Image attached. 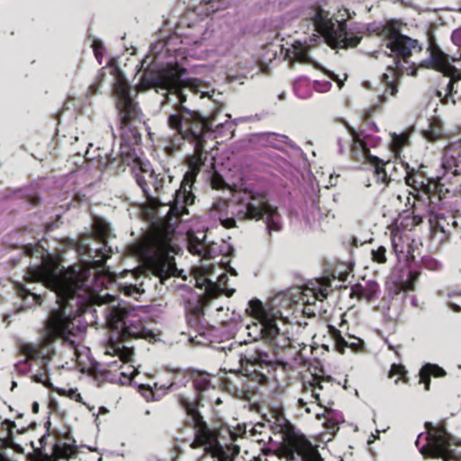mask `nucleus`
Returning a JSON list of instances; mask_svg holds the SVG:
<instances>
[{
	"mask_svg": "<svg viewBox=\"0 0 461 461\" xmlns=\"http://www.w3.org/2000/svg\"><path fill=\"white\" fill-rule=\"evenodd\" d=\"M185 70L178 66H167L161 69L145 71L139 84L140 91L154 88L157 92H164L165 96L162 106L171 104L174 110L167 117L169 128L177 133V138L171 141L166 149L170 153L179 149L183 141H188L194 146V154L186 158L188 170L185 173L182 185L175 192L173 200L158 209L162 215V226L154 227L152 231L131 247L132 253L144 264L146 269L160 279L164 284L170 276H180L183 270H178L174 257L176 248L172 243L173 230L171 222L173 219L183 220L187 214V205L194 203V195L191 191L192 185L206 159L205 146L207 139L211 136L213 125V114L210 119L203 118L198 113L185 107L186 91L200 94L201 97L213 99L214 90L197 79L185 81L183 79Z\"/></svg>",
	"mask_w": 461,
	"mask_h": 461,
	"instance_id": "obj_1",
	"label": "nucleus"
},
{
	"mask_svg": "<svg viewBox=\"0 0 461 461\" xmlns=\"http://www.w3.org/2000/svg\"><path fill=\"white\" fill-rule=\"evenodd\" d=\"M95 236L82 237L77 242V251L83 258L81 265L66 268L58 258L51 255L42 257L41 265L29 267L25 274L28 283L41 282L53 293L56 307L53 308L45 330L46 338L39 344H23L20 350L26 357V362L33 361L40 366L32 380L50 388L48 363L54 356L52 340L61 338L69 341V335H75L76 314L81 313L85 303L102 305L114 301L108 294H96L89 284L90 277L103 271L106 259L112 253L107 247L111 237V227L104 220L97 218L94 221Z\"/></svg>",
	"mask_w": 461,
	"mask_h": 461,
	"instance_id": "obj_2",
	"label": "nucleus"
},
{
	"mask_svg": "<svg viewBox=\"0 0 461 461\" xmlns=\"http://www.w3.org/2000/svg\"><path fill=\"white\" fill-rule=\"evenodd\" d=\"M194 395H180L179 402L185 410L194 429V439L190 444L191 448L203 447L205 453L217 458L218 461H234L240 453V447L230 445L222 447L218 441V435L214 429H210L197 410L202 401L209 397L208 393L214 391L211 380L206 374H197L193 379Z\"/></svg>",
	"mask_w": 461,
	"mask_h": 461,
	"instance_id": "obj_3",
	"label": "nucleus"
},
{
	"mask_svg": "<svg viewBox=\"0 0 461 461\" xmlns=\"http://www.w3.org/2000/svg\"><path fill=\"white\" fill-rule=\"evenodd\" d=\"M385 38L386 47L393 54L394 61L393 65H388L387 72L383 74L382 82L385 91L394 96L397 93L396 81L400 75L407 74L416 76V67L414 62H409L408 59L416 52L421 50V47L417 40L402 35L393 27H385L383 31Z\"/></svg>",
	"mask_w": 461,
	"mask_h": 461,
	"instance_id": "obj_4",
	"label": "nucleus"
},
{
	"mask_svg": "<svg viewBox=\"0 0 461 461\" xmlns=\"http://www.w3.org/2000/svg\"><path fill=\"white\" fill-rule=\"evenodd\" d=\"M106 324L112 330L104 355L116 356L122 362H129L133 355V348L129 346L134 339H149L151 331L142 326L126 324L127 311L119 306H111L105 310Z\"/></svg>",
	"mask_w": 461,
	"mask_h": 461,
	"instance_id": "obj_5",
	"label": "nucleus"
},
{
	"mask_svg": "<svg viewBox=\"0 0 461 461\" xmlns=\"http://www.w3.org/2000/svg\"><path fill=\"white\" fill-rule=\"evenodd\" d=\"M246 311L256 321L247 325L248 334L253 340L263 339L276 348L290 345L288 336L280 330L276 320L267 312L260 300H250Z\"/></svg>",
	"mask_w": 461,
	"mask_h": 461,
	"instance_id": "obj_6",
	"label": "nucleus"
},
{
	"mask_svg": "<svg viewBox=\"0 0 461 461\" xmlns=\"http://www.w3.org/2000/svg\"><path fill=\"white\" fill-rule=\"evenodd\" d=\"M309 17L315 32L321 34L332 49L353 48L360 42L361 37L348 35L345 19L334 20L328 11L319 6L311 11Z\"/></svg>",
	"mask_w": 461,
	"mask_h": 461,
	"instance_id": "obj_7",
	"label": "nucleus"
},
{
	"mask_svg": "<svg viewBox=\"0 0 461 461\" xmlns=\"http://www.w3.org/2000/svg\"><path fill=\"white\" fill-rule=\"evenodd\" d=\"M226 272L236 276V270L229 267V269L215 267L213 263L194 267L192 269V276L194 285L204 290V295L209 298H215L224 294L230 297L235 293L234 288H228V276Z\"/></svg>",
	"mask_w": 461,
	"mask_h": 461,
	"instance_id": "obj_8",
	"label": "nucleus"
},
{
	"mask_svg": "<svg viewBox=\"0 0 461 461\" xmlns=\"http://www.w3.org/2000/svg\"><path fill=\"white\" fill-rule=\"evenodd\" d=\"M240 213L245 219L263 220L269 233L281 230L280 214L277 207L273 206L267 195L259 192H247L240 200Z\"/></svg>",
	"mask_w": 461,
	"mask_h": 461,
	"instance_id": "obj_9",
	"label": "nucleus"
},
{
	"mask_svg": "<svg viewBox=\"0 0 461 461\" xmlns=\"http://www.w3.org/2000/svg\"><path fill=\"white\" fill-rule=\"evenodd\" d=\"M136 93L137 90L130 86L123 74L116 70L113 95L116 100V108L119 112L120 122L122 127L129 126L140 115V110L133 96Z\"/></svg>",
	"mask_w": 461,
	"mask_h": 461,
	"instance_id": "obj_10",
	"label": "nucleus"
},
{
	"mask_svg": "<svg viewBox=\"0 0 461 461\" xmlns=\"http://www.w3.org/2000/svg\"><path fill=\"white\" fill-rule=\"evenodd\" d=\"M428 429L427 440L420 452L424 456L441 457L448 461L456 457V452L451 448L456 445L454 438L444 428L436 429L431 423H426Z\"/></svg>",
	"mask_w": 461,
	"mask_h": 461,
	"instance_id": "obj_11",
	"label": "nucleus"
},
{
	"mask_svg": "<svg viewBox=\"0 0 461 461\" xmlns=\"http://www.w3.org/2000/svg\"><path fill=\"white\" fill-rule=\"evenodd\" d=\"M429 58L420 64V67L434 68L449 77L447 86V94L453 92V84L461 79V73L449 63V56L443 52L438 46L431 43L429 48Z\"/></svg>",
	"mask_w": 461,
	"mask_h": 461,
	"instance_id": "obj_12",
	"label": "nucleus"
},
{
	"mask_svg": "<svg viewBox=\"0 0 461 461\" xmlns=\"http://www.w3.org/2000/svg\"><path fill=\"white\" fill-rule=\"evenodd\" d=\"M282 457L285 461H321L318 450L304 437H292L286 441Z\"/></svg>",
	"mask_w": 461,
	"mask_h": 461,
	"instance_id": "obj_13",
	"label": "nucleus"
},
{
	"mask_svg": "<svg viewBox=\"0 0 461 461\" xmlns=\"http://www.w3.org/2000/svg\"><path fill=\"white\" fill-rule=\"evenodd\" d=\"M346 124L344 135L339 138V145L341 152L351 149L352 157L356 160H368L369 162L378 161V158L372 156L366 144L358 137L357 131Z\"/></svg>",
	"mask_w": 461,
	"mask_h": 461,
	"instance_id": "obj_14",
	"label": "nucleus"
},
{
	"mask_svg": "<svg viewBox=\"0 0 461 461\" xmlns=\"http://www.w3.org/2000/svg\"><path fill=\"white\" fill-rule=\"evenodd\" d=\"M187 249L193 255L203 259H213L221 251L220 245L210 241L203 231H187Z\"/></svg>",
	"mask_w": 461,
	"mask_h": 461,
	"instance_id": "obj_15",
	"label": "nucleus"
},
{
	"mask_svg": "<svg viewBox=\"0 0 461 461\" xmlns=\"http://www.w3.org/2000/svg\"><path fill=\"white\" fill-rule=\"evenodd\" d=\"M330 285H321V287H304L301 292L300 300L303 304V313L307 317L321 315L324 312L321 303L327 298Z\"/></svg>",
	"mask_w": 461,
	"mask_h": 461,
	"instance_id": "obj_16",
	"label": "nucleus"
},
{
	"mask_svg": "<svg viewBox=\"0 0 461 461\" xmlns=\"http://www.w3.org/2000/svg\"><path fill=\"white\" fill-rule=\"evenodd\" d=\"M267 355L263 353L257 348H247L245 352L240 353V370L246 376L255 375L258 378L259 383L264 384L266 381V377L258 373L257 366H261L263 363H267Z\"/></svg>",
	"mask_w": 461,
	"mask_h": 461,
	"instance_id": "obj_17",
	"label": "nucleus"
},
{
	"mask_svg": "<svg viewBox=\"0 0 461 461\" xmlns=\"http://www.w3.org/2000/svg\"><path fill=\"white\" fill-rule=\"evenodd\" d=\"M284 56L285 59L289 60L291 63H312L308 54V45L301 41H295L291 48L285 49L284 50Z\"/></svg>",
	"mask_w": 461,
	"mask_h": 461,
	"instance_id": "obj_18",
	"label": "nucleus"
},
{
	"mask_svg": "<svg viewBox=\"0 0 461 461\" xmlns=\"http://www.w3.org/2000/svg\"><path fill=\"white\" fill-rule=\"evenodd\" d=\"M15 428L14 421L5 420L2 422V430L4 435H0V447L2 448H13L15 451H21L22 447L14 441L13 429Z\"/></svg>",
	"mask_w": 461,
	"mask_h": 461,
	"instance_id": "obj_19",
	"label": "nucleus"
},
{
	"mask_svg": "<svg viewBox=\"0 0 461 461\" xmlns=\"http://www.w3.org/2000/svg\"><path fill=\"white\" fill-rule=\"evenodd\" d=\"M434 377H443L446 375L445 370L434 364H426L422 366L420 371V383L424 384V387L426 391L429 390L430 384V376Z\"/></svg>",
	"mask_w": 461,
	"mask_h": 461,
	"instance_id": "obj_20",
	"label": "nucleus"
},
{
	"mask_svg": "<svg viewBox=\"0 0 461 461\" xmlns=\"http://www.w3.org/2000/svg\"><path fill=\"white\" fill-rule=\"evenodd\" d=\"M311 386L312 394L318 402L320 406H322L321 401V391H324L328 389L329 386H331L330 378H323L320 376H312V381L309 382Z\"/></svg>",
	"mask_w": 461,
	"mask_h": 461,
	"instance_id": "obj_21",
	"label": "nucleus"
},
{
	"mask_svg": "<svg viewBox=\"0 0 461 461\" xmlns=\"http://www.w3.org/2000/svg\"><path fill=\"white\" fill-rule=\"evenodd\" d=\"M374 293V287H364L361 285H357L353 287L351 294L358 299L371 300Z\"/></svg>",
	"mask_w": 461,
	"mask_h": 461,
	"instance_id": "obj_22",
	"label": "nucleus"
},
{
	"mask_svg": "<svg viewBox=\"0 0 461 461\" xmlns=\"http://www.w3.org/2000/svg\"><path fill=\"white\" fill-rule=\"evenodd\" d=\"M408 142V136L406 134H391V147L395 154H398L402 147Z\"/></svg>",
	"mask_w": 461,
	"mask_h": 461,
	"instance_id": "obj_23",
	"label": "nucleus"
},
{
	"mask_svg": "<svg viewBox=\"0 0 461 461\" xmlns=\"http://www.w3.org/2000/svg\"><path fill=\"white\" fill-rule=\"evenodd\" d=\"M17 293L20 295V297H22L24 301L26 300V298L28 296H32V303H33V304L34 303H37V304H41V295L33 293L31 289L27 288L23 284H18L17 285Z\"/></svg>",
	"mask_w": 461,
	"mask_h": 461,
	"instance_id": "obj_24",
	"label": "nucleus"
},
{
	"mask_svg": "<svg viewBox=\"0 0 461 461\" xmlns=\"http://www.w3.org/2000/svg\"><path fill=\"white\" fill-rule=\"evenodd\" d=\"M375 167V175L378 182H382L384 184H387L389 178L384 169L385 164L378 158V161L370 162Z\"/></svg>",
	"mask_w": 461,
	"mask_h": 461,
	"instance_id": "obj_25",
	"label": "nucleus"
},
{
	"mask_svg": "<svg viewBox=\"0 0 461 461\" xmlns=\"http://www.w3.org/2000/svg\"><path fill=\"white\" fill-rule=\"evenodd\" d=\"M74 454V450L69 446H55L54 447V455L57 458H64V459H69L71 456Z\"/></svg>",
	"mask_w": 461,
	"mask_h": 461,
	"instance_id": "obj_26",
	"label": "nucleus"
},
{
	"mask_svg": "<svg viewBox=\"0 0 461 461\" xmlns=\"http://www.w3.org/2000/svg\"><path fill=\"white\" fill-rule=\"evenodd\" d=\"M451 41L453 44L460 49V53L459 56H451L450 59L453 62L459 61L461 59V28H458L452 32Z\"/></svg>",
	"mask_w": 461,
	"mask_h": 461,
	"instance_id": "obj_27",
	"label": "nucleus"
},
{
	"mask_svg": "<svg viewBox=\"0 0 461 461\" xmlns=\"http://www.w3.org/2000/svg\"><path fill=\"white\" fill-rule=\"evenodd\" d=\"M386 249L384 247H379L377 249L371 251L372 259L377 263H384L386 261L385 257Z\"/></svg>",
	"mask_w": 461,
	"mask_h": 461,
	"instance_id": "obj_28",
	"label": "nucleus"
},
{
	"mask_svg": "<svg viewBox=\"0 0 461 461\" xmlns=\"http://www.w3.org/2000/svg\"><path fill=\"white\" fill-rule=\"evenodd\" d=\"M405 373L406 372L403 366L393 364L392 365L391 369L389 371V376L393 377L395 375H399L398 379L395 381V383H398L400 379L403 378Z\"/></svg>",
	"mask_w": 461,
	"mask_h": 461,
	"instance_id": "obj_29",
	"label": "nucleus"
},
{
	"mask_svg": "<svg viewBox=\"0 0 461 461\" xmlns=\"http://www.w3.org/2000/svg\"><path fill=\"white\" fill-rule=\"evenodd\" d=\"M180 375H181L180 373H176V374L174 375L173 381L170 383V384L168 385L167 389H169L171 391H174L175 388L177 387L178 384H185L186 382L189 381L186 375H183L181 379L179 378Z\"/></svg>",
	"mask_w": 461,
	"mask_h": 461,
	"instance_id": "obj_30",
	"label": "nucleus"
},
{
	"mask_svg": "<svg viewBox=\"0 0 461 461\" xmlns=\"http://www.w3.org/2000/svg\"><path fill=\"white\" fill-rule=\"evenodd\" d=\"M212 186L214 189H221L225 186V183L219 175H215L212 178Z\"/></svg>",
	"mask_w": 461,
	"mask_h": 461,
	"instance_id": "obj_31",
	"label": "nucleus"
},
{
	"mask_svg": "<svg viewBox=\"0 0 461 461\" xmlns=\"http://www.w3.org/2000/svg\"><path fill=\"white\" fill-rule=\"evenodd\" d=\"M123 292L126 295L131 296L134 294H140V289L135 285H125L123 287Z\"/></svg>",
	"mask_w": 461,
	"mask_h": 461,
	"instance_id": "obj_32",
	"label": "nucleus"
},
{
	"mask_svg": "<svg viewBox=\"0 0 461 461\" xmlns=\"http://www.w3.org/2000/svg\"><path fill=\"white\" fill-rule=\"evenodd\" d=\"M325 427L329 430L330 434H334L336 431L339 430V426L337 423H335L332 420H328L325 422Z\"/></svg>",
	"mask_w": 461,
	"mask_h": 461,
	"instance_id": "obj_33",
	"label": "nucleus"
},
{
	"mask_svg": "<svg viewBox=\"0 0 461 461\" xmlns=\"http://www.w3.org/2000/svg\"><path fill=\"white\" fill-rule=\"evenodd\" d=\"M24 252L27 256H32L34 255L35 253H41V251L39 250V249L37 247H33L32 245H28V246H25L24 248Z\"/></svg>",
	"mask_w": 461,
	"mask_h": 461,
	"instance_id": "obj_34",
	"label": "nucleus"
},
{
	"mask_svg": "<svg viewBox=\"0 0 461 461\" xmlns=\"http://www.w3.org/2000/svg\"><path fill=\"white\" fill-rule=\"evenodd\" d=\"M221 224L225 228H233V227H235L236 221L234 218H226V219L221 220Z\"/></svg>",
	"mask_w": 461,
	"mask_h": 461,
	"instance_id": "obj_35",
	"label": "nucleus"
},
{
	"mask_svg": "<svg viewBox=\"0 0 461 461\" xmlns=\"http://www.w3.org/2000/svg\"><path fill=\"white\" fill-rule=\"evenodd\" d=\"M348 347V343L341 337L339 336L337 339V348L338 349L342 352L344 348Z\"/></svg>",
	"mask_w": 461,
	"mask_h": 461,
	"instance_id": "obj_36",
	"label": "nucleus"
},
{
	"mask_svg": "<svg viewBox=\"0 0 461 461\" xmlns=\"http://www.w3.org/2000/svg\"><path fill=\"white\" fill-rule=\"evenodd\" d=\"M137 182H138L140 187L142 189V191L148 195V186H147V183L145 182V180L142 177H140L139 176H137Z\"/></svg>",
	"mask_w": 461,
	"mask_h": 461,
	"instance_id": "obj_37",
	"label": "nucleus"
},
{
	"mask_svg": "<svg viewBox=\"0 0 461 461\" xmlns=\"http://www.w3.org/2000/svg\"><path fill=\"white\" fill-rule=\"evenodd\" d=\"M440 135H441L440 127H438L435 131L432 130V131H429V138L430 140H435V139L438 138Z\"/></svg>",
	"mask_w": 461,
	"mask_h": 461,
	"instance_id": "obj_38",
	"label": "nucleus"
},
{
	"mask_svg": "<svg viewBox=\"0 0 461 461\" xmlns=\"http://www.w3.org/2000/svg\"><path fill=\"white\" fill-rule=\"evenodd\" d=\"M330 77L332 78L333 80H335L336 82H338L339 88L342 87L343 81L341 79H339L338 76L334 75L333 73H330Z\"/></svg>",
	"mask_w": 461,
	"mask_h": 461,
	"instance_id": "obj_39",
	"label": "nucleus"
},
{
	"mask_svg": "<svg viewBox=\"0 0 461 461\" xmlns=\"http://www.w3.org/2000/svg\"><path fill=\"white\" fill-rule=\"evenodd\" d=\"M71 397L74 398L77 402L82 401V397L79 393L73 392Z\"/></svg>",
	"mask_w": 461,
	"mask_h": 461,
	"instance_id": "obj_40",
	"label": "nucleus"
},
{
	"mask_svg": "<svg viewBox=\"0 0 461 461\" xmlns=\"http://www.w3.org/2000/svg\"><path fill=\"white\" fill-rule=\"evenodd\" d=\"M379 433L380 431L379 430H376V434H372V438L373 439L369 438L368 441H367V444L370 445L374 442V440H375L376 438H378L379 437Z\"/></svg>",
	"mask_w": 461,
	"mask_h": 461,
	"instance_id": "obj_41",
	"label": "nucleus"
},
{
	"mask_svg": "<svg viewBox=\"0 0 461 461\" xmlns=\"http://www.w3.org/2000/svg\"><path fill=\"white\" fill-rule=\"evenodd\" d=\"M194 312L196 316H199V315L203 314V307L197 306L194 308Z\"/></svg>",
	"mask_w": 461,
	"mask_h": 461,
	"instance_id": "obj_42",
	"label": "nucleus"
},
{
	"mask_svg": "<svg viewBox=\"0 0 461 461\" xmlns=\"http://www.w3.org/2000/svg\"><path fill=\"white\" fill-rule=\"evenodd\" d=\"M262 428H264V424H258L253 428L252 432L253 433H257V432L260 433L259 429H262Z\"/></svg>",
	"mask_w": 461,
	"mask_h": 461,
	"instance_id": "obj_43",
	"label": "nucleus"
},
{
	"mask_svg": "<svg viewBox=\"0 0 461 461\" xmlns=\"http://www.w3.org/2000/svg\"><path fill=\"white\" fill-rule=\"evenodd\" d=\"M451 308L453 311L459 312H461V307L456 303H451Z\"/></svg>",
	"mask_w": 461,
	"mask_h": 461,
	"instance_id": "obj_44",
	"label": "nucleus"
},
{
	"mask_svg": "<svg viewBox=\"0 0 461 461\" xmlns=\"http://www.w3.org/2000/svg\"><path fill=\"white\" fill-rule=\"evenodd\" d=\"M412 181H413V177H412L411 175H409V176H406V183H407L408 185H411V182H412Z\"/></svg>",
	"mask_w": 461,
	"mask_h": 461,
	"instance_id": "obj_45",
	"label": "nucleus"
},
{
	"mask_svg": "<svg viewBox=\"0 0 461 461\" xmlns=\"http://www.w3.org/2000/svg\"><path fill=\"white\" fill-rule=\"evenodd\" d=\"M38 410H39V404L37 402H33V404H32L33 412H38Z\"/></svg>",
	"mask_w": 461,
	"mask_h": 461,
	"instance_id": "obj_46",
	"label": "nucleus"
},
{
	"mask_svg": "<svg viewBox=\"0 0 461 461\" xmlns=\"http://www.w3.org/2000/svg\"><path fill=\"white\" fill-rule=\"evenodd\" d=\"M298 403L301 407H303L306 405V402L303 401V399H299Z\"/></svg>",
	"mask_w": 461,
	"mask_h": 461,
	"instance_id": "obj_47",
	"label": "nucleus"
},
{
	"mask_svg": "<svg viewBox=\"0 0 461 461\" xmlns=\"http://www.w3.org/2000/svg\"><path fill=\"white\" fill-rule=\"evenodd\" d=\"M138 373L137 369H134L131 374V378L132 379L133 376Z\"/></svg>",
	"mask_w": 461,
	"mask_h": 461,
	"instance_id": "obj_48",
	"label": "nucleus"
},
{
	"mask_svg": "<svg viewBox=\"0 0 461 461\" xmlns=\"http://www.w3.org/2000/svg\"><path fill=\"white\" fill-rule=\"evenodd\" d=\"M422 434H420L417 440L415 441V445L418 447L419 446V443H420V438L421 437Z\"/></svg>",
	"mask_w": 461,
	"mask_h": 461,
	"instance_id": "obj_49",
	"label": "nucleus"
},
{
	"mask_svg": "<svg viewBox=\"0 0 461 461\" xmlns=\"http://www.w3.org/2000/svg\"><path fill=\"white\" fill-rule=\"evenodd\" d=\"M385 99H386V97H385L384 94L383 95H381V102L382 103L385 102Z\"/></svg>",
	"mask_w": 461,
	"mask_h": 461,
	"instance_id": "obj_50",
	"label": "nucleus"
},
{
	"mask_svg": "<svg viewBox=\"0 0 461 461\" xmlns=\"http://www.w3.org/2000/svg\"><path fill=\"white\" fill-rule=\"evenodd\" d=\"M94 48H95V55L97 56V55H98V51H97V44H95Z\"/></svg>",
	"mask_w": 461,
	"mask_h": 461,
	"instance_id": "obj_51",
	"label": "nucleus"
},
{
	"mask_svg": "<svg viewBox=\"0 0 461 461\" xmlns=\"http://www.w3.org/2000/svg\"><path fill=\"white\" fill-rule=\"evenodd\" d=\"M137 164H138V166H140V169H141V170H144V169L142 168L141 162H140L139 159H138V161H137Z\"/></svg>",
	"mask_w": 461,
	"mask_h": 461,
	"instance_id": "obj_52",
	"label": "nucleus"
},
{
	"mask_svg": "<svg viewBox=\"0 0 461 461\" xmlns=\"http://www.w3.org/2000/svg\"><path fill=\"white\" fill-rule=\"evenodd\" d=\"M411 279L415 280L417 276H416V275L411 274Z\"/></svg>",
	"mask_w": 461,
	"mask_h": 461,
	"instance_id": "obj_53",
	"label": "nucleus"
},
{
	"mask_svg": "<svg viewBox=\"0 0 461 461\" xmlns=\"http://www.w3.org/2000/svg\"><path fill=\"white\" fill-rule=\"evenodd\" d=\"M365 185H366V187H369V186H371V183L368 181Z\"/></svg>",
	"mask_w": 461,
	"mask_h": 461,
	"instance_id": "obj_54",
	"label": "nucleus"
},
{
	"mask_svg": "<svg viewBox=\"0 0 461 461\" xmlns=\"http://www.w3.org/2000/svg\"><path fill=\"white\" fill-rule=\"evenodd\" d=\"M88 154H89V150H86V158H87V159H89V158L87 157V156H88Z\"/></svg>",
	"mask_w": 461,
	"mask_h": 461,
	"instance_id": "obj_55",
	"label": "nucleus"
},
{
	"mask_svg": "<svg viewBox=\"0 0 461 461\" xmlns=\"http://www.w3.org/2000/svg\"><path fill=\"white\" fill-rule=\"evenodd\" d=\"M73 348L75 349L76 354H77L78 350H77V347H73Z\"/></svg>",
	"mask_w": 461,
	"mask_h": 461,
	"instance_id": "obj_56",
	"label": "nucleus"
},
{
	"mask_svg": "<svg viewBox=\"0 0 461 461\" xmlns=\"http://www.w3.org/2000/svg\"><path fill=\"white\" fill-rule=\"evenodd\" d=\"M221 402L220 399H217L216 403L219 404Z\"/></svg>",
	"mask_w": 461,
	"mask_h": 461,
	"instance_id": "obj_57",
	"label": "nucleus"
},
{
	"mask_svg": "<svg viewBox=\"0 0 461 461\" xmlns=\"http://www.w3.org/2000/svg\"><path fill=\"white\" fill-rule=\"evenodd\" d=\"M459 294H461V292L459 293Z\"/></svg>",
	"mask_w": 461,
	"mask_h": 461,
	"instance_id": "obj_58",
	"label": "nucleus"
}]
</instances>
